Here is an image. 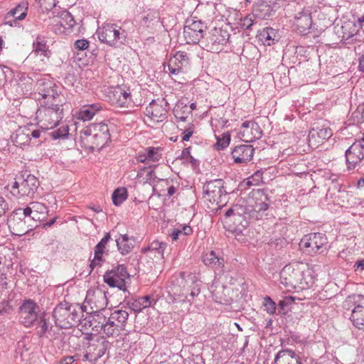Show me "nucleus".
<instances>
[{"label":"nucleus","instance_id":"nucleus-41","mask_svg":"<svg viewBox=\"0 0 364 364\" xmlns=\"http://www.w3.org/2000/svg\"><path fill=\"white\" fill-rule=\"evenodd\" d=\"M109 315L112 321L125 330V326L128 320L129 313L124 310L119 309L113 312L109 311Z\"/></svg>","mask_w":364,"mask_h":364},{"label":"nucleus","instance_id":"nucleus-36","mask_svg":"<svg viewBox=\"0 0 364 364\" xmlns=\"http://www.w3.org/2000/svg\"><path fill=\"white\" fill-rule=\"evenodd\" d=\"M350 320L355 328L364 331V306H355L351 311Z\"/></svg>","mask_w":364,"mask_h":364},{"label":"nucleus","instance_id":"nucleus-46","mask_svg":"<svg viewBox=\"0 0 364 364\" xmlns=\"http://www.w3.org/2000/svg\"><path fill=\"white\" fill-rule=\"evenodd\" d=\"M159 18L158 13L156 11L149 10V12L142 17L140 25L143 27L149 28L154 24V22Z\"/></svg>","mask_w":364,"mask_h":364},{"label":"nucleus","instance_id":"nucleus-29","mask_svg":"<svg viewBox=\"0 0 364 364\" xmlns=\"http://www.w3.org/2000/svg\"><path fill=\"white\" fill-rule=\"evenodd\" d=\"M102 109L100 103L87 104L82 105L78 111L77 118L84 122L90 121L93 119L94 116Z\"/></svg>","mask_w":364,"mask_h":364},{"label":"nucleus","instance_id":"nucleus-13","mask_svg":"<svg viewBox=\"0 0 364 364\" xmlns=\"http://www.w3.org/2000/svg\"><path fill=\"white\" fill-rule=\"evenodd\" d=\"M205 28V26L200 20L195 17L187 18L183 28V34L187 43H200L205 37L203 35Z\"/></svg>","mask_w":364,"mask_h":364},{"label":"nucleus","instance_id":"nucleus-30","mask_svg":"<svg viewBox=\"0 0 364 364\" xmlns=\"http://www.w3.org/2000/svg\"><path fill=\"white\" fill-rule=\"evenodd\" d=\"M253 199L255 200L254 210L257 212L264 211L268 209L269 199L264 190H257L252 193Z\"/></svg>","mask_w":364,"mask_h":364},{"label":"nucleus","instance_id":"nucleus-33","mask_svg":"<svg viewBox=\"0 0 364 364\" xmlns=\"http://www.w3.org/2000/svg\"><path fill=\"white\" fill-rule=\"evenodd\" d=\"M46 313L42 312L40 314L38 320L36 321L38 326L36 327V333L39 338H52L51 333L53 326L46 318Z\"/></svg>","mask_w":364,"mask_h":364},{"label":"nucleus","instance_id":"nucleus-7","mask_svg":"<svg viewBox=\"0 0 364 364\" xmlns=\"http://www.w3.org/2000/svg\"><path fill=\"white\" fill-rule=\"evenodd\" d=\"M99 40L110 46L123 43L126 39V32L117 24L105 23L97 31Z\"/></svg>","mask_w":364,"mask_h":364},{"label":"nucleus","instance_id":"nucleus-60","mask_svg":"<svg viewBox=\"0 0 364 364\" xmlns=\"http://www.w3.org/2000/svg\"><path fill=\"white\" fill-rule=\"evenodd\" d=\"M238 210L237 206H235V208H229L225 213V217L226 218L233 217L235 220L239 219L241 215L238 212H236V210Z\"/></svg>","mask_w":364,"mask_h":364},{"label":"nucleus","instance_id":"nucleus-1","mask_svg":"<svg viewBox=\"0 0 364 364\" xmlns=\"http://www.w3.org/2000/svg\"><path fill=\"white\" fill-rule=\"evenodd\" d=\"M171 284L173 302L191 304L200 292L201 281L195 274L180 272L171 278Z\"/></svg>","mask_w":364,"mask_h":364},{"label":"nucleus","instance_id":"nucleus-38","mask_svg":"<svg viewBox=\"0 0 364 364\" xmlns=\"http://www.w3.org/2000/svg\"><path fill=\"white\" fill-rule=\"evenodd\" d=\"M33 52L36 55H43V57L48 58L50 51L48 50L47 41L41 36H37L33 43Z\"/></svg>","mask_w":364,"mask_h":364},{"label":"nucleus","instance_id":"nucleus-42","mask_svg":"<svg viewBox=\"0 0 364 364\" xmlns=\"http://www.w3.org/2000/svg\"><path fill=\"white\" fill-rule=\"evenodd\" d=\"M153 301V299L149 295H146L135 300L132 304V309L135 311H140L142 309L149 307Z\"/></svg>","mask_w":364,"mask_h":364},{"label":"nucleus","instance_id":"nucleus-18","mask_svg":"<svg viewBox=\"0 0 364 364\" xmlns=\"http://www.w3.org/2000/svg\"><path fill=\"white\" fill-rule=\"evenodd\" d=\"M109 342L104 338L88 342L83 360L95 362L105 355Z\"/></svg>","mask_w":364,"mask_h":364},{"label":"nucleus","instance_id":"nucleus-25","mask_svg":"<svg viewBox=\"0 0 364 364\" xmlns=\"http://www.w3.org/2000/svg\"><path fill=\"white\" fill-rule=\"evenodd\" d=\"M255 149L252 145L242 144L236 146L232 151L234 161L237 164H243L250 161L254 155Z\"/></svg>","mask_w":364,"mask_h":364},{"label":"nucleus","instance_id":"nucleus-56","mask_svg":"<svg viewBox=\"0 0 364 364\" xmlns=\"http://www.w3.org/2000/svg\"><path fill=\"white\" fill-rule=\"evenodd\" d=\"M110 240V234L109 232H106L104 237L102 238V240L95 247V249L105 252L106 245H107Z\"/></svg>","mask_w":364,"mask_h":364},{"label":"nucleus","instance_id":"nucleus-55","mask_svg":"<svg viewBox=\"0 0 364 364\" xmlns=\"http://www.w3.org/2000/svg\"><path fill=\"white\" fill-rule=\"evenodd\" d=\"M1 301H0V314H9L12 311V306L10 304L9 301V297L4 296V298H1Z\"/></svg>","mask_w":364,"mask_h":364},{"label":"nucleus","instance_id":"nucleus-53","mask_svg":"<svg viewBox=\"0 0 364 364\" xmlns=\"http://www.w3.org/2000/svg\"><path fill=\"white\" fill-rule=\"evenodd\" d=\"M69 133V129L67 125H63L60 127L59 129L54 130L50 133L51 136L54 139H60V138H64L66 137L68 135Z\"/></svg>","mask_w":364,"mask_h":364},{"label":"nucleus","instance_id":"nucleus-47","mask_svg":"<svg viewBox=\"0 0 364 364\" xmlns=\"http://www.w3.org/2000/svg\"><path fill=\"white\" fill-rule=\"evenodd\" d=\"M217 142L215 144L216 150H223L228 146L230 142V134L229 132H225L220 136H215Z\"/></svg>","mask_w":364,"mask_h":364},{"label":"nucleus","instance_id":"nucleus-5","mask_svg":"<svg viewBox=\"0 0 364 364\" xmlns=\"http://www.w3.org/2000/svg\"><path fill=\"white\" fill-rule=\"evenodd\" d=\"M39 186L38 178L25 172L18 176L11 185V193L14 196L23 197L33 196Z\"/></svg>","mask_w":364,"mask_h":364},{"label":"nucleus","instance_id":"nucleus-51","mask_svg":"<svg viewBox=\"0 0 364 364\" xmlns=\"http://www.w3.org/2000/svg\"><path fill=\"white\" fill-rule=\"evenodd\" d=\"M104 252L100 250H97L95 249V256L92 260H91L90 267L91 268V271L94 269L96 267H100L102 265V262L104 261L102 258V255Z\"/></svg>","mask_w":364,"mask_h":364},{"label":"nucleus","instance_id":"nucleus-26","mask_svg":"<svg viewBox=\"0 0 364 364\" xmlns=\"http://www.w3.org/2000/svg\"><path fill=\"white\" fill-rule=\"evenodd\" d=\"M274 364H302L301 358L291 349L279 350L274 360Z\"/></svg>","mask_w":364,"mask_h":364},{"label":"nucleus","instance_id":"nucleus-58","mask_svg":"<svg viewBox=\"0 0 364 364\" xmlns=\"http://www.w3.org/2000/svg\"><path fill=\"white\" fill-rule=\"evenodd\" d=\"M183 134V141H188L193 134V125L191 123L184 127Z\"/></svg>","mask_w":364,"mask_h":364},{"label":"nucleus","instance_id":"nucleus-23","mask_svg":"<svg viewBox=\"0 0 364 364\" xmlns=\"http://www.w3.org/2000/svg\"><path fill=\"white\" fill-rule=\"evenodd\" d=\"M190 63V58L185 51H177L171 56L168 62V69L171 74L177 75L183 68H187Z\"/></svg>","mask_w":364,"mask_h":364},{"label":"nucleus","instance_id":"nucleus-57","mask_svg":"<svg viewBox=\"0 0 364 364\" xmlns=\"http://www.w3.org/2000/svg\"><path fill=\"white\" fill-rule=\"evenodd\" d=\"M89 41L86 39H79L74 43V48L77 50H85L89 47Z\"/></svg>","mask_w":364,"mask_h":364},{"label":"nucleus","instance_id":"nucleus-49","mask_svg":"<svg viewBox=\"0 0 364 364\" xmlns=\"http://www.w3.org/2000/svg\"><path fill=\"white\" fill-rule=\"evenodd\" d=\"M145 151L149 161L156 162L161 157V148L159 147H148Z\"/></svg>","mask_w":364,"mask_h":364},{"label":"nucleus","instance_id":"nucleus-17","mask_svg":"<svg viewBox=\"0 0 364 364\" xmlns=\"http://www.w3.org/2000/svg\"><path fill=\"white\" fill-rule=\"evenodd\" d=\"M7 225L11 233L16 236H23L33 230V225L28 224V220H24L14 210L7 218Z\"/></svg>","mask_w":364,"mask_h":364},{"label":"nucleus","instance_id":"nucleus-20","mask_svg":"<svg viewBox=\"0 0 364 364\" xmlns=\"http://www.w3.org/2000/svg\"><path fill=\"white\" fill-rule=\"evenodd\" d=\"M167 244L159 240H154L147 247H143L141 252L144 255L146 259L152 260V263L163 261L164 259V251Z\"/></svg>","mask_w":364,"mask_h":364},{"label":"nucleus","instance_id":"nucleus-32","mask_svg":"<svg viewBox=\"0 0 364 364\" xmlns=\"http://www.w3.org/2000/svg\"><path fill=\"white\" fill-rule=\"evenodd\" d=\"M112 99H111L112 103L117 107H127L131 102L130 92L122 90L120 87H117L112 92Z\"/></svg>","mask_w":364,"mask_h":364},{"label":"nucleus","instance_id":"nucleus-22","mask_svg":"<svg viewBox=\"0 0 364 364\" xmlns=\"http://www.w3.org/2000/svg\"><path fill=\"white\" fill-rule=\"evenodd\" d=\"M240 135L242 141L252 142L261 138L262 130L257 123L245 121L241 125Z\"/></svg>","mask_w":364,"mask_h":364},{"label":"nucleus","instance_id":"nucleus-35","mask_svg":"<svg viewBox=\"0 0 364 364\" xmlns=\"http://www.w3.org/2000/svg\"><path fill=\"white\" fill-rule=\"evenodd\" d=\"M14 144L16 146L23 148L31 143V138L29 136V127L18 129L15 135L12 136Z\"/></svg>","mask_w":364,"mask_h":364},{"label":"nucleus","instance_id":"nucleus-12","mask_svg":"<svg viewBox=\"0 0 364 364\" xmlns=\"http://www.w3.org/2000/svg\"><path fill=\"white\" fill-rule=\"evenodd\" d=\"M129 279L127 267L124 264H118L111 270L105 272L103 277L105 283L110 287H117L127 291L126 279Z\"/></svg>","mask_w":364,"mask_h":364},{"label":"nucleus","instance_id":"nucleus-59","mask_svg":"<svg viewBox=\"0 0 364 364\" xmlns=\"http://www.w3.org/2000/svg\"><path fill=\"white\" fill-rule=\"evenodd\" d=\"M31 206L33 213L37 215L38 213H43L46 210V207L43 203L38 202H32L29 203Z\"/></svg>","mask_w":364,"mask_h":364},{"label":"nucleus","instance_id":"nucleus-40","mask_svg":"<svg viewBox=\"0 0 364 364\" xmlns=\"http://www.w3.org/2000/svg\"><path fill=\"white\" fill-rule=\"evenodd\" d=\"M27 4L21 3L18 4L15 8L12 9L6 16L8 19L10 17H14L15 20H23L27 15Z\"/></svg>","mask_w":364,"mask_h":364},{"label":"nucleus","instance_id":"nucleus-16","mask_svg":"<svg viewBox=\"0 0 364 364\" xmlns=\"http://www.w3.org/2000/svg\"><path fill=\"white\" fill-rule=\"evenodd\" d=\"M224 182L222 179H216L207 182L203 186L204 197L212 203H216L219 206L223 203L222 198L225 196V191L223 190Z\"/></svg>","mask_w":364,"mask_h":364},{"label":"nucleus","instance_id":"nucleus-34","mask_svg":"<svg viewBox=\"0 0 364 364\" xmlns=\"http://www.w3.org/2000/svg\"><path fill=\"white\" fill-rule=\"evenodd\" d=\"M116 244L117 249L119 252L126 255L132 252L135 245V240L133 237H130L128 235H120V236L116 239Z\"/></svg>","mask_w":364,"mask_h":364},{"label":"nucleus","instance_id":"nucleus-39","mask_svg":"<svg viewBox=\"0 0 364 364\" xmlns=\"http://www.w3.org/2000/svg\"><path fill=\"white\" fill-rule=\"evenodd\" d=\"M203 262L205 265L210 266L215 269L222 268L224 266L223 258L219 257L213 251H211L204 256Z\"/></svg>","mask_w":364,"mask_h":364},{"label":"nucleus","instance_id":"nucleus-8","mask_svg":"<svg viewBox=\"0 0 364 364\" xmlns=\"http://www.w3.org/2000/svg\"><path fill=\"white\" fill-rule=\"evenodd\" d=\"M327 243L325 234L315 232L304 235L299 242V247L306 254L314 255L323 252Z\"/></svg>","mask_w":364,"mask_h":364},{"label":"nucleus","instance_id":"nucleus-27","mask_svg":"<svg viewBox=\"0 0 364 364\" xmlns=\"http://www.w3.org/2000/svg\"><path fill=\"white\" fill-rule=\"evenodd\" d=\"M93 124H91L80 132V141L81 146L85 149H88L91 151L96 150L95 149V132H92Z\"/></svg>","mask_w":364,"mask_h":364},{"label":"nucleus","instance_id":"nucleus-50","mask_svg":"<svg viewBox=\"0 0 364 364\" xmlns=\"http://www.w3.org/2000/svg\"><path fill=\"white\" fill-rule=\"evenodd\" d=\"M263 172L261 170L255 171L251 176L247 178L248 186H257L262 181Z\"/></svg>","mask_w":364,"mask_h":364},{"label":"nucleus","instance_id":"nucleus-19","mask_svg":"<svg viewBox=\"0 0 364 364\" xmlns=\"http://www.w3.org/2000/svg\"><path fill=\"white\" fill-rule=\"evenodd\" d=\"M168 102L164 100H152L146 108V115L153 121L159 122L166 119Z\"/></svg>","mask_w":364,"mask_h":364},{"label":"nucleus","instance_id":"nucleus-43","mask_svg":"<svg viewBox=\"0 0 364 364\" xmlns=\"http://www.w3.org/2000/svg\"><path fill=\"white\" fill-rule=\"evenodd\" d=\"M317 135L321 140L328 139L333 134L331 129L329 127H316L310 132L309 136L314 137Z\"/></svg>","mask_w":364,"mask_h":364},{"label":"nucleus","instance_id":"nucleus-61","mask_svg":"<svg viewBox=\"0 0 364 364\" xmlns=\"http://www.w3.org/2000/svg\"><path fill=\"white\" fill-rule=\"evenodd\" d=\"M168 235L171 237L172 241H176L179 239L181 235H183V232L181 228H173L170 230Z\"/></svg>","mask_w":364,"mask_h":364},{"label":"nucleus","instance_id":"nucleus-64","mask_svg":"<svg viewBox=\"0 0 364 364\" xmlns=\"http://www.w3.org/2000/svg\"><path fill=\"white\" fill-rule=\"evenodd\" d=\"M184 364H204L201 357L196 355L185 360Z\"/></svg>","mask_w":364,"mask_h":364},{"label":"nucleus","instance_id":"nucleus-28","mask_svg":"<svg viewBox=\"0 0 364 364\" xmlns=\"http://www.w3.org/2000/svg\"><path fill=\"white\" fill-rule=\"evenodd\" d=\"M257 38L264 46H272L280 38L279 31L272 27H265L258 31Z\"/></svg>","mask_w":364,"mask_h":364},{"label":"nucleus","instance_id":"nucleus-24","mask_svg":"<svg viewBox=\"0 0 364 364\" xmlns=\"http://www.w3.org/2000/svg\"><path fill=\"white\" fill-rule=\"evenodd\" d=\"M92 132L95 135V149L101 150L110 139L108 126L105 123L93 124Z\"/></svg>","mask_w":364,"mask_h":364},{"label":"nucleus","instance_id":"nucleus-4","mask_svg":"<svg viewBox=\"0 0 364 364\" xmlns=\"http://www.w3.org/2000/svg\"><path fill=\"white\" fill-rule=\"evenodd\" d=\"M280 281L288 289H295L297 287L305 288L309 286V282L304 276L301 265L297 263L285 265L280 272Z\"/></svg>","mask_w":364,"mask_h":364},{"label":"nucleus","instance_id":"nucleus-10","mask_svg":"<svg viewBox=\"0 0 364 364\" xmlns=\"http://www.w3.org/2000/svg\"><path fill=\"white\" fill-rule=\"evenodd\" d=\"M329 42L333 45L345 43L355 34V26L351 21L336 23L332 29L328 31Z\"/></svg>","mask_w":364,"mask_h":364},{"label":"nucleus","instance_id":"nucleus-45","mask_svg":"<svg viewBox=\"0 0 364 364\" xmlns=\"http://www.w3.org/2000/svg\"><path fill=\"white\" fill-rule=\"evenodd\" d=\"M255 18L256 17L253 14H250L244 18H241L237 23L238 26L244 30L251 31L252 30L253 26H255L257 23Z\"/></svg>","mask_w":364,"mask_h":364},{"label":"nucleus","instance_id":"nucleus-37","mask_svg":"<svg viewBox=\"0 0 364 364\" xmlns=\"http://www.w3.org/2000/svg\"><path fill=\"white\" fill-rule=\"evenodd\" d=\"M122 331L124 329L114 322L111 316L108 315L102 333L108 337H117L121 334Z\"/></svg>","mask_w":364,"mask_h":364},{"label":"nucleus","instance_id":"nucleus-9","mask_svg":"<svg viewBox=\"0 0 364 364\" xmlns=\"http://www.w3.org/2000/svg\"><path fill=\"white\" fill-rule=\"evenodd\" d=\"M35 95L40 104L47 101L54 102L55 99L64 100L63 95L58 92L55 84L47 78L38 80Z\"/></svg>","mask_w":364,"mask_h":364},{"label":"nucleus","instance_id":"nucleus-15","mask_svg":"<svg viewBox=\"0 0 364 364\" xmlns=\"http://www.w3.org/2000/svg\"><path fill=\"white\" fill-rule=\"evenodd\" d=\"M95 298L101 301V305L98 306L100 309L95 311L92 320L90 321V326L93 330L98 331V328H100L102 331L109 315V310L105 309L108 303L107 299L105 292L102 291H98L95 295Z\"/></svg>","mask_w":364,"mask_h":364},{"label":"nucleus","instance_id":"nucleus-3","mask_svg":"<svg viewBox=\"0 0 364 364\" xmlns=\"http://www.w3.org/2000/svg\"><path fill=\"white\" fill-rule=\"evenodd\" d=\"M55 323L60 328H69L75 326L80 320L79 309L68 302L60 303L53 311Z\"/></svg>","mask_w":364,"mask_h":364},{"label":"nucleus","instance_id":"nucleus-48","mask_svg":"<svg viewBox=\"0 0 364 364\" xmlns=\"http://www.w3.org/2000/svg\"><path fill=\"white\" fill-rule=\"evenodd\" d=\"M17 213V214H19L24 220H28V223L31 221L35 222V217L33 213V210L31 208V206L29 205L28 206L26 207L25 208H17L15 210Z\"/></svg>","mask_w":364,"mask_h":364},{"label":"nucleus","instance_id":"nucleus-62","mask_svg":"<svg viewBox=\"0 0 364 364\" xmlns=\"http://www.w3.org/2000/svg\"><path fill=\"white\" fill-rule=\"evenodd\" d=\"M8 289V284L4 279H0V299L4 296H6L7 291H6Z\"/></svg>","mask_w":364,"mask_h":364},{"label":"nucleus","instance_id":"nucleus-63","mask_svg":"<svg viewBox=\"0 0 364 364\" xmlns=\"http://www.w3.org/2000/svg\"><path fill=\"white\" fill-rule=\"evenodd\" d=\"M9 209V204L4 198L0 196V217Z\"/></svg>","mask_w":364,"mask_h":364},{"label":"nucleus","instance_id":"nucleus-52","mask_svg":"<svg viewBox=\"0 0 364 364\" xmlns=\"http://www.w3.org/2000/svg\"><path fill=\"white\" fill-rule=\"evenodd\" d=\"M263 306L264 307V310L269 315H273L275 314L277 309L276 304L269 296L264 297Z\"/></svg>","mask_w":364,"mask_h":364},{"label":"nucleus","instance_id":"nucleus-44","mask_svg":"<svg viewBox=\"0 0 364 364\" xmlns=\"http://www.w3.org/2000/svg\"><path fill=\"white\" fill-rule=\"evenodd\" d=\"M127 198V191L125 188H118L112 193V199L113 203L119 206Z\"/></svg>","mask_w":364,"mask_h":364},{"label":"nucleus","instance_id":"nucleus-21","mask_svg":"<svg viewBox=\"0 0 364 364\" xmlns=\"http://www.w3.org/2000/svg\"><path fill=\"white\" fill-rule=\"evenodd\" d=\"M213 299L217 303L229 305L232 301V289L230 287L214 282L210 287Z\"/></svg>","mask_w":364,"mask_h":364},{"label":"nucleus","instance_id":"nucleus-31","mask_svg":"<svg viewBox=\"0 0 364 364\" xmlns=\"http://www.w3.org/2000/svg\"><path fill=\"white\" fill-rule=\"evenodd\" d=\"M273 9L265 0H257L252 9V14L259 18L264 19L271 16Z\"/></svg>","mask_w":364,"mask_h":364},{"label":"nucleus","instance_id":"nucleus-6","mask_svg":"<svg viewBox=\"0 0 364 364\" xmlns=\"http://www.w3.org/2000/svg\"><path fill=\"white\" fill-rule=\"evenodd\" d=\"M226 30L214 28L202 39L200 46L208 51L218 53L222 50L229 40Z\"/></svg>","mask_w":364,"mask_h":364},{"label":"nucleus","instance_id":"nucleus-11","mask_svg":"<svg viewBox=\"0 0 364 364\" xmlns=\"http://www.w3.org/2000/svg\"><path fill=\"white\" fill-rule=\"evenodd\" d=\"M39 306L33 300L25 299L19 307V321L26 328H30L38 320L40 314Z\"/></svg>","mask_w":364,"mask_h":364},{"label":"nucleus","instance_id":"nucleus-14","mask_svg":"<svg viewBox=\"0 0 364 364\" xmlns=\"http://www.w3.org/2000/svg\"><path fill=\"white\" fill-rule=\"evenodd\" d=\"M312 26L311 10L309 6L299 8L294 18V30L302 36L309 33Z\"/></svg>","mask_w":364,"mask_h":364},{"label":"nucleus","instance_id":"nucleus-54","mask_svg":"<svg viewBox=\"0 0 364 364\" xmlns=\"http://www.w3.org/2000/svg\"><path fill=\"white\" fill-rule=\"evenodd\" d=\"M190 149V147L184 149L181 152V157L185 162L190 163L194 166H197L198 161L191 156Z\"/></svg>","mask_w":364,"mask_h":364},{"label":"nucleus","instance_id":"nucleus-2","mask_svg":"<svg viewBox=\"0 0 364 364\" xmlns=\"http://www.w3.org/2000/svg\"><path fill=\"white\" fill-rule=\"evenodd\" d=\"M64 100L55 99L54 102H41L36 112V118L41 129H51L58 125L63 118Z\"/></svg>","mask_w":364,"mask_h":364}]
</instances>
